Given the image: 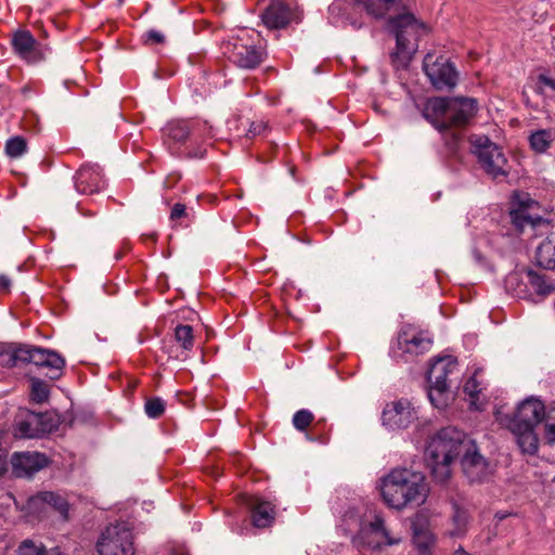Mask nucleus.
<instances>
[{"instance_id": "nucleus-47", "label": "nucleus", "mask_w": 555, "mask_h": 555, "mask_svg": "<svg viewBox=\"0 0 555 555\" xmlns=\"http://www.w3.org/2000/svg\"><path fill=\"white\" fill-rule=\"evenodd\" d=\"M538 82H539V86H538L539 92L543 91V87H548V88L555 90V80H553L552 78H550L545 75H540Z\"/></svg>"}, {"instance_id": "nucleus-25", "label": "nucleus", "mask_w": 555, "mask_h": 555, "mask_svg": "<svg viewBox=\"0 0 555 555\" xmlns=\"http://www.w3.org/2000/svg\"><path fill=\"white\" fill-rule=\"evenodd\" d=\"M165 137L172 143H183L189 135L195 133V122L189 120H173L164 129Z\"/></svg>"}, {"instance_id": "nucleus-16", "label": "nucleus", "mask_w": 555, "mask_h": 555, "mask_svg": "<svg viewBox=\"0 0 555 555\" xmlns=\"http://www.w3.org/2000/svg\"><path fill=\"white\" fill-rule=\"evenodd\" d=\"M48 464V457L38 452L15 453L11 459L12 472L16 477H30Z\"/></svg>"}, {"instance_id": "nucleus-50", "label": "nucleus", "mask_w": 555, "mask_h": 555, "mask_svg": "<svg viewBox=\"0 0 555 555\" xmlns=\"http://www.w3.org/2000/svg\"><path fill=\"white\" fill-rule=\"evenodd\" d=\"M553 482L555 483V477L553 478Z\"/></svg>"}, {"instance_id": "nucleus-2", "label": "nucleus", "mask_w": 555, "mask_h": 555, "mask_svg": "<svg viewBox=\"0 0 555 555\" xmlns=\"http://www.w3.org/2000/svg\"><path fill=\"white\" fill-rule=\"evenodd\" d=\"M470 439L456 427H444L433 435L425 449V461L433 476L444 482L451 476V464L463 454Z\"/></svg>"}, {"instance_id": "nucleus-32", "label": "nucleus", "mask_w": 555, "mask_h": 555, "mask_svg": "<svg viewBox=\"0 0 555 555\" xmlns=\"http://www.w3.org/2000/svg\"><path fill=\"white\" fill-rule=\"evenodd\" d=\"M428 398L431 404L437 409H444L452 399V393L448 384L429 383Z\"/></svg>"}, {"instance_id": "nucleus-43", "label": "nucleus", "mask_w": 555, "mask_h": 555, "mask_svg": "<svg viewBox=\"0 0 555 555\" xmlns=\"http://www.w3.org/2000/svg\"><path fill=\"white\" fill-rule=\"evenodd\" d=\"M266 129L267 124L263 120L251 121L245 135L251 139L261 134Z\"/></svg>"}, {"instance_id": "nucleus-3", "label": "nucleus", "mask_w": 555, "mask_h": 555, "mask_svg": "<svg viewBox=\"0 0 555 555\" xmlns=\"http://www.w3.org/2000/svg\"><path fill=\"white\" fill-rule=\"evenodd\" d=\"M389 27L396 36L397 47L390 54L395 68H405L417 50L418 39L426 34L427 27L414 15L404 13L390 18Z\"/></svg>"}, {"instance_id": "nucleus-24", "label": "nucleus", "mask_w": 555, "mask_h": 555, "mask_svg": "<svg viewBox=\"0 0 555 555\" xmlns=\"http://www.w3.org/2000/svg\"><path fill=\"white\" fill-rule=\"evenodd\" d=\"M509 427L516 437L517 444L524 453L534 454L538 451L539 439L534 433V427L511 424Z\"/></svg>"}, {"instance_id": "nucleus-30", "label": "nucleus", "mask_w": 555, "mask_h": 555, "mask_svg": "<svg viewBox=\"0 0 555 555\" xmlns=\"http://www.w3.org/2000/svg\"><path fill=\"white\" fill-rule=\"evenodd\" d=\"M31 501L34 503H36V502L46 503V504L50 505L51 507H53L55 511H57L61 514V516L63 517V519H65V520L68 519V503L60 494L54 493V492L44 491V492L38 493L36 496L33 498Z\"/></svg>"}, {"instance_id": "nucleus-22", "label": "nucleus", "mask_w": 555, "mask_h": 555, "mask_svg": "<svg viewBox=\"0 0 555 555\" xmlns=\"http://www.w3.org/2000/svg\"><path fill=\"white\" fill-rule=\"evenodd\" d=\"M457 367V361L453 357H443L437 359L428 371V383L448 384V378Z\"/></svg>"}, {"instance_id": "nucleus-48", "label": "nucleus", "mask_w": 555, "mask_h": 555, "mask_svg": "<svg viewBox=\"0 0 555 555\" xmlns=\"http://www.w3.org/2000/svg\"><path fill=\"white\" fill-rule=\"evenodd\" d=\"M8 451L3 447L0 448V476L8 472Z\"/></svg>"}, {"instance_id": "nucleus-26", "label": "nucleus", "mask_w": 555, "mask_h": 555, "mask_svg": "<svg viewBox=\"0 0 555 555\" xmlns=\"http://www.w3.org/2000/svg\"><path fill=\"white\" fill-rule=\"evenodd\" d=\"M537 205L535 202H531L530 204H520L518 208H515L511 211V222L518 231H524V229L528 225L535 227L542 221V218L538 215H532L530 212V208Z\"/></svg>"}, {"instance_id": "nucleus-19", "label": "nucleus", "mask_w": 555, "mask_h": 555, "mask_svg": "<svg viewBox=\"0 0 555 555\" xmlns=\"http://www.w3.org/2000/svg\"><path fill=\"white\" fill-rule=\"evenodd\" d=\"M103 185V176L98 165H82L75 175V186L81 194L96 193Z\"/></svg>"}, {"instance_id": "nucleus-7", "label": "nucleus", "mask_w": 555, "mask_h": 555, "mask_svg": "<svg viewBox=\"0 0 555 555\" xmlns=\"http://www.w3.org/2000/svg\"><path fill=\"white\" fill-rule=\"evenodd\" d=\"M57 429V422L48 413L27 412L16 420L14 435L18 438H38Z\"/></svg>"}, {"instance_id": "nucleus-14", "label": "nucleus", "mask_w": 555, "mask_h": 555, "mask_svg": "<svg viewBox=\"0 0 555 555\" xmlns=\"http://www.w3.org/2000/svg\"><path fill=\"white\" fill-rule=\"evenodd\" d=\"M230 44L232 49L229 51V59L241 68L253 69L263 61V51L245 42L243 38H237Z\"/></svg>"}, {"instance_id": "nucleus-20", "label": "nucleus", "mask_w": 555, "mask_h": 555, "mask_svg": "<svg viewBox=\"0 0 555 555\" xmlns=\"http://www.w3.org/2000/svg\"><path fill=\"white\" fill-rule=\"evenodd\" d=\"M423 116L436 129H449V98L429 99L424 105Z\"/></svg>"}, {"instance_id": "nucleus-1", "label": "nucleus", "mask_w": 555, "mask_h": 555, "mask_svg": "<svg viewBox=\"0 0 555 555\" xmlns=\"http://www.w3.org/2000/svg\"><path fill=\"white\" fill-rule=\"evenodd\" d=\"M428 491L425 476L408 468H393L380 480L383 501L387 506L398 511L412 504H423Z\"/></svg>"}, {"instance_id": "nucleus-35", "label": "nucleus", "mask_w": 555, "mask_h": 555, "mask_svg": "<svg viewBox=\"0 0 555 555\" xmlns=\"http://www.w3.org/2000/svg\"><path fill=\"white\" fill-rule=\"evenodd\" d=\"M175 341L182 349L183 353L190 352L194 347L193 327L191 325L179 324L175 328Z\"/></svg>"}, {"instance_id": "nucleus-36", "label": "nucleus", "mask_w": 555, "mask_h": 555, "mask_svg": "<svg viewBox=\"0 0 555 555\" xmlns=\"http://www.w3.org/2000/svg\"><path fill=\"white\" fill-rule=\"evenodd\" d=\"M452 508V524L454 528L451 531V535L462 537L467 531V525L469 519L468 513L466 509L462 508L456 503H453Z\"/></svg>"}, {"instance_id": "nucleus-9", "label": "nucleus", "mask_w": 555, "mask_h": 555, "mask_svg": "<svg viewBox=\"0 0 555 555\" xmlns=\"http://www.w3.org/2000/svg\"><path fill=\"white\" fill-rule=\"evenodd\" d=\"M462 455V469L469 482H483L493 474L492 465L479 453L473 440L467 444Z\"/></svg>"}, {"instance_id": "nucleus-10", "label": "nucleus", "mask_w": 555, "mask_h": 555, "mask_svg": "<svg viewBox=\"0 0 555 555\" xmlns=\"http://www.w3.org/2000/svg\"><path fill=\"white\" fill-rule=\"evenodd\" d=\"M416 418V411L406 399L387 403L382 416L383 424L391 430L404 429Z\"/></svg>"}, {"instance_id": "nucleus-11", "label": "nucleus", "mask_w": 555, "mask_h": 555, "mask_svg": "<svg viewBox=\"0 0 555 555\" xmlns=\"http://www.w3.org/2000/svg\"><path fill=\"white\" fill-rule=\"evenodd\" d=\"M14 52L29 64H36L46 59L47 48L38 42L28 30H17L12 37Z\"/></svg>"}, {"instance_id": "nucleus-4", "label": "nucleus", "mask_w": 555, "mask_h": 555, "mask_svg": "<svg viewBox=\"0 0 555 555\" xmlns=\"http://www.w3.org/2000/svg\"><path fill=\"white\" fill-rule=\"evenodd\" d=\"M472 151L487 175L498 178L508 173L507 159L502 149L485 135L474 134L469 139Z\"/></svg>"}, {"instance_id": "nucleus-41", "label": "nucleus", "mask_w": 555, "mask_h": 555, "mask_svg": "<svg viewBox=\"0 0 555 555\" xmlns=\"http://www.w3.org/2000/svg\"><path fill=\"white\" fill-rule=\"evenodd\" d=\"M313 420V414L309 410L302 409L294 414L293 425L297 430L304 431L312 424Z\"/></svg>"}, {"instance_id": "nucleus-34", "label": "nucleus", "mask_w": 555, "mask_h": 555, "mask_svg": "<svg viewBox=\"0 0 555 555\" xmlns=\"http://www.w3.org/2000/svg\"><path fill=\"white\" fill-rule=\"evenodd\" d=\"M527 284L530 288V296L535 293L541 296L550 294L555 287L547 283L545 276L531 270L527 269Z\"/></svg>"}, {"instance_id": "nucleus-5", "label": "nucleus", "mask_w": 555, "mask_h": 555, "mask_svg": "<svg viewBox=\"0 0 555 555\" xmlns=\"http://www.w3.org/2000/svg\"><path fill=\"white\" fill-rule=\"evenodd\" d=\"M96 548L100 555H133V533L126 522L107 526L101 533Z\"/></svg>"}, {"instance_id": "nucleus-27", "label": "nucleus", "mask_w": 555, "mask_h": 555, "mask_svg": "<svg viewBox=\"0 0 555 555\" xmlns=\"http://www.w3.org/2000/svg\"><path fill=\"white\" fill-rule=\"evenodd\" d=\"M526 281L527 269L513 271L508 273V275L505 279V288L515 297H530V288Z\"/></svg>"}, {"instance_id": "nucleus-39", "label": "nucleus", "mask_w": 555, "mask_h": 555, "mask_svg": "<svg viewBox=\"0 0 555 555\" xmlns=\"http://www.w3.org/2000/svg\"><path fill=\"white\" fill-rule=\"evenodd\" d=\"M413 542L421 551H426L434 543L433 534L427 529L413 526Z\"/></svg>"}, {"instance_id": "nucleus-33", "label": "nucleus", "mask_w": 555, "mask_h": 555, "mask_svg": "<svg viewBox=\"0 0 555 555\" xmlns=\"http://www.w3.org/2000/svg\"><path fill=\"white\" fill-rule=\"evenodd\" d=\"M18 555H67L63 553L59 547H52L48 550L41 542H35L33 540H24L17 548Z\"/></svg>"}, {"instance_id": "nucleus-44", "label": "nucleus", "mask_w": 555, "mask_h": 555, "mask_svg": "<svg viewBox=\"0 0 555 555\" xmlns=\"http://www.w3.org/2000/svg\"><path fill=\"white\" fill-rule=\"evenodd\" d=\"M464 391L467 393L472 399H475L479 392L481 391L479 387V383L477 382L476 377L473 376L468 378V380L464 385Z\"/></svg>"}, {"instance_id": "nucleus-6", "label": "nucleus", "mask_w": 555, "mask_h": 555, "mask_svg": "<svg viewBox=\"0 0 555 555\" xmlns=\"http://www.w3.org/2000/svg\"><path fill=\"white\" fill-rule=\"evenodd\" d=\"M423 69L437 90L451 89L456 85L457 73L443 55L427 53L423 61Z\"/></svg>"}, {"instance_id": "nucleus-8", "label": "nucleus", "mask_w": 555, "mask_h": 555, "mask_svg": "<svg viewBox=\"0 0 555 555\" xmlns=\"http://www.w3.org/2000/svg\"><path fill=\"white\" fill-rule=\"evenodd\" d=\"M431 344L433 341L427 333L406 324L398 334L397 349H393V353L396 357L402 358L406 354L417 356L428 351Z\"/></svg>"}, {"instance_id": "nucleus-29", "label": "nucleus", "mask_w": 555, "mask_h": 555, "mask_svg": "<svg viewBox=\"0 0 555 555\" xmlns=\"http://www.w3.org/2000/svg\"><path fill=\"white\" fill-rule=\"evenodd\" d=\"M535 259L540 267L555 269V233L541 242L535 251Z\"/></svg>"}, {"instance_id": "nucleus-15", "label": "nucleus", "mask_w": 555, "mask_h": 555, "mask_svg": "<svg viewBox=\"0 0 555 555\" xmlns=\"http://www.w3.org/2000/svg\"><path fill=\"white\" fill-rule=\"evenodd\" d=\"M478 102L474 98H449V128L466 126L477 114Z\"/></svg>"}, {"instance_id": "nucleus-38", "label": "nucleus", "mask_w": 555, "mask_h": 555, "mask_svg": "<svg viewBox=\"0 0 555 555\" xmlns=\"http://www.w3.org/2000/svg\"><path fill=\"white\" fill-rule=\"evenodd\" d=\"M166 410V402L159 398H149L144 403V411L150 418H159Z\"/></svg>"}, {"instance_id": "nucleus-17", "label": "nucleus", "mask_w": 555, "mask_h": 555, "mask_svg": "<svg viewBox=\"0 0 555 555\" xmlns=\"http://www.w3.org/2000/svg\"><path fill=\"white\" fill-rule=\"evenodd\" d=\"M544 416L545 406L543 402L539 399L529 398L518 405L509 424L535 427L539 423L544 421Z\"/></svg>"}, {"instance_id": "nucleus-13", "label": "nucleus", "mask_w": 555, "mask_h": 555, "mask_svg": "<svg viewBox=\"0 0 555 555\" xmlns=\"http://www.w3.org/2000/svg\"><path fill=\"white\" fill-rule=\"evenodd\" d=\"M261 20L269 29H282L293 22L298 23L300 15L286 3L275 0L261 13Z\"/></svg>"}, {"instance_id": "nucleus-40", "label": "nucleus", "mask_w": 555, "mask_h": 555, "mask_svg": "<svg viewBox=\"0 0 555 555\" xmlns=\"http://www.w3.org/2000/svg\"><path fill=\"white\" fill-rule=\"evenodd\" d=\"M49 397V386L43 380L38 378L31 379V399L35 402L41 403Z\"/></svg>"}, {"instance_id": "nucleus-37", "label": "nucleus", "mask_w": 555, "mask_h": 555, "mask_svg": "<svg viewBox=\"0 0 555 555\" xmlns=\"http://www.w3.org/2000/svg\"><path fill=\"white\" fill-rule=\"evenodd\" d=\"M27 149V142L23 137L16 135L7 141L5 152L12 158L21 157Z\"/></svg>"}, {"instance_id": "nucleus-42", "label": "nucleus", "mask_w": 555, "mask_h": 555, "mask_svg": "<svg viewBox=\"0 0 555 555\" xmlns=\"http://www.w3.org/2000/svg\"><path fill=\"white\" fill-rule=\"evenodd\" d=\"M545 434L544 438L547 443L552 444L555 442V408L545 411Z\"/></svg>"}, {"instance_id": "nucleus-49", "label": "nucleus", "mask_w": 555, "mask_h": 555, "mask_svg": "<svg viewBox=\"0 0 555 555\" xmlns=\"http://www.w3.org/2000/svg\"><path fill=\"white\" fill-rule=\"evenodd\" d=\"M11 286V280L7 275H0V292L9 291Z\"/></svg>"}, {"instance_id": "nucleus-31", "label": "nucleus", "mask_w": 555, "mask_h": 555, "mask_svg": "<svg viewBox=\"0 0 555 555\" xmlns=\"http://www.w3.org/2000/svg\"><path fill=\"white\" fill-rule=\"evenodd\" d=\"M555 142V132L550 129H541L532 132L529 137L531 149L539 154L547 152Z\"/></svg>"}, {"instance_id": "nucleus-45", "label": "nucleus", "mask_w": 555, "mask_h": 555, "mask_svg": "<svg viewBox=\"0 0 555 555\" xmlns=\"http://www.w3.org/2000/svg\"><path fill=\"white\" fill-rule=\"evenodd\" d=\"M144 38L146 43L160 44L165 42L164 34L156 29H151L146 31Z\"/></svg>"}, {"instance_id": "nucleus-21", "label": "nucleus", "mask_w": 555, "mask_h": 555, "mask_svg": "<svg viewBox=\"0 0 555 555\" xmlns=\"http://www.w3.org/2000/svg\"><path fill=\"white\" fill-rule=\"evenodd\" d=\"M251 522L256 528H268L275 519V511L270 502L254 499L250 504Z\"/></svg>"}, {"instance_id": "nucleus-46", "label": "nucleus", "mask_w": 555, "mask_h": 555, "mask_svg": "<svg viewBox=\"0 0 555 555\" xmlns=\"http://www.w3.org/2000/svg\"><path fill=\"white\" fill-rule=\"evenodd\" d=\"M186 207L184 204H181V203H177L173 205L172 209H171V212H170V220L171 221H177V220H180L181 218H184L186 217Z\"/></svg>"}, {"instance_id": "nucleus-28", "label": "nucleus", "mask_w": 555, "mask_h": 555, "mask_svg": "<svg viewBox=\"0 0 555 555\" xmlns=\"http://www.w3.org/2000/svg\"><path fill=\"white\" fill-rule=\"evenodd\" d=\"M402 0H356L358 7L363 8L367 14L382 17L392 10H398Z\"/></svg>"}, {"instance_id": "nucleus-12", "label": "nucleus", "mask_w": 555, "mask_h": 555, "mask_svg": "<svg viewBox=\"0 0 555 555\" xmlns=\"http://www.w3.org/2000/svg\"><path fill=\"white\" fill-rule=\"evenodd\" d=\"M356 541L370 548H380L383 545H393L400 539H393L385 528L384 519L376 516L374 521L363 525L356 538Z\"/></svg>"}, {"instance_id": "nucleus-23", "label": "nucleus", "mask_w": 555, "mask_h": 555, "mask_svg": "<svg viewBox=\"0 0 555 555\" xmlns=\"http://www.w3.org/2000/svg\"><path fill=\"white\" fill-rule=\"evenodd\" d=\"M25 344L2 343L0 344V366L11 369L25 364Z\"/></svg>"}, {"instance_id": "nucleus-18", "label": "nucleus", "mask_w": 555, "mask_h": 555, "mask_svg": "<svg viewBox=\"0 0 555 555\" xmlns=\"http://www.w3.org/2000/svg\"><path fill=\"white\" fill-rule=\"evenodd\" d=\"M25 364H34L38 367H47L61 372L65 365V360L55 351L41 347L25 344Z\"/></svg>"}]
</instances>
